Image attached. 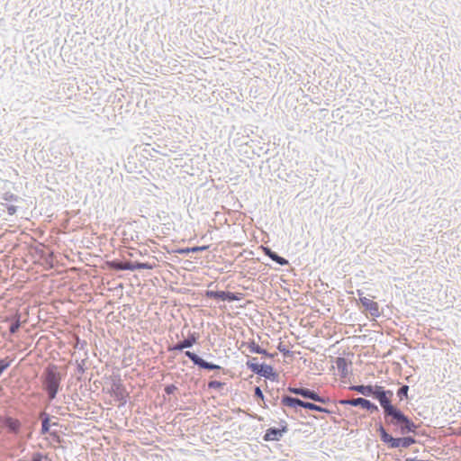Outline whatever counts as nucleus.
<instances>
[{
	"label": "nucleus",
	"mask_w": 461,
	"mask_h": 461,
	"mask_svg": "<svg viewBox=\"0 0 461 461\" xmlns=\"http://www.w3.org/2000/svg\"><path fill=\"white\" fill-rule=\"evenodd\" d=\"M264 251H265L266 255H267L272 260L276 261L279 265L285 266V265L288 264V261L285 258L278 256L276 253L273 252L270 249L264 248Z\"/></svg>",
	"instance_id": "dca6fc26"
},
{
	"label": "nucleus",
	"mask_w": 461,
	"mask_h": 461,
	"mask_svg": "<svg viewBox=\"0 0 461 461\" xmlns=\"http://www.w3.org/2000/svg\"><path fill=\"white\" fill-rule=\"evenodd\" d=\"M289 391L293 393L302 395L303 397L309 398L315 402H322V403L329 402V399L322 398V397L319 396L316 393H314L313 391H311L309 389L289 388Z\"/></svg>",
	"instance_id": "0eeeda50"
},
{
	"label": "nucleus",
	"mask_w": 461,
	"mask_h": 461,
	"mask_svg": "<svg viewBox=\"0 0 461 461\" xmlns=\"http://www.w3.org/2000/svg\"><path fill=\"white\" fill-rule=\"evenodd\" d=\"M247 366L252 372L265 377L268 378L274 375L273 367L269 365H259L253 362H247Z\"/></svg>",
	"instance_id": "6e6552de"
},
{
	"label": "nucleus",
	"mask_w": 461,
	"mask_h": 461,
	"mask_svg": "<svg viewBox=\"0 0 461 461\" xmlns=\"http://www.w3.org/2000/svg\"><path fill=\"white\" fill-rule=\"evenodd\" d=\"M350 390L357 391L364 395H373L375 390L371 385H353Z\"/></svg>",
	"instance_id": "f3484780"
},
{
	"label": "nucleus",
	"mask_w": 461,
	"mask_h": 461,
	"mask_svg": "<svg viewBox=\"0 0 461 461\" xmlns=\"http://www.w3.org/2000/svg\"><path fill=\"white\" fill-rule=\"evenodd\" d=\"M41 417L42 418L41 433L46 434L50 429V418L44 412L41 414Z\"/></svg>",
	"instance_id": "aec40b11"
},
{
	"label": "nucleus",
	"mask_w": 461,
	"mask_h": 461,
	"mask_svg": "<svg viewBox=\"0 0 461 461\" xmlns=\"http://www.w3.org/2000/svg\"><path fill=\"white\" fill-rule=\"evenodd\" d=\"M255 395L258 396L260 399H263V393L259 387H256L255 389Z\"/></svg>",
	"instance_id": "7c9ffc66"
},
{
	"label": "nucleus",
	"mask_w": 461,
	"mask_h": 461,
	"mask_svg": "<svg viewBox=\"0 0 461 461\" xmlns=\"http://www.w3.org/2000/svg\"><path fill=\"white\" fill-rule=\"evenodd\" d=\"M303 408L309 409V410H312V411H321V412L330 413V411L328 409L321 407V406L316 405V404L312 403V402H305V403L303 405Z\"/></svg>",
	"instance_id": "6ab92c4d"
},
{
	"label": "nucleus",
	"mask_w": 461,
	"mask_h": 461,
	"mask_svg": "<svg viewBox=\"0 0 461 461\" xmlns=\"http://www.w3.org/2000/svg\"><path fill=\"white\" fill-rule=\"evenodd\" d=\"M10 366V361L7 359L0 360V375Z\"/></svg>",
	"instance_id": "5701e85b"
},
{
	"label": "nucleus",
	"mask_w": 461,
	"mask_h": 461,
	"mask_svg": "<svg viewBox=\"0 0 461 461\" xmlns=\"http://www.w3.org/2000/svg\"><path fill=\"white\" fill-rule=\"evenodd\" d=\"M176 389V387L175 385L171 384V385L167 386V387L165 388V391H166V393H167L170 394V393H172Z\"/></svg>",
	"instance_id": "c85d7f7f"
},
{
	"label": "nucleus",
	"mask_w": 461,
	"mask_h": 461,
	"mask_svg": "<svg viewBox=\"0 0 461 461\" xmlns=\"http://www.w3.org/2000/svg\"><path fill=\"white\" fill-rule=\"evenodd\" d=\"M206 296L210 298L214 299H220L222 301H238L240 300V297L230 292H224V291H207Z\"/></svg>",
	"instance_id": "9d476101"
},
{
	"label": "nucleus",
	"mask_w": 461,
	"mask_h": 461,
	"mask_svg": "<svg viewBox=\"0 0 461 461\" xmlns=\"http://www.w3.org/2000/svg\"><path fill=\"white\" fill-rule=\"evenodd\" d=\"M176 253H178V254H188L191 251V248H185V249H177L175 250Z\"/></svg>",
	"instance_id": "a878e982"
},
{
	"label": "nucleus",
	"mask_w": 461,
	"mask_h": 461,
	"mask_svg": "<svg viewBox=\"0 0 461 461\" xmlns=\"http://www.w3.org/2000/svg\"><path fill=\"white\" fill-rule=\"evenodd\" d=\"M285 428H283L282 429L270 428V429H267V431L264 435V439L266 441L279 440L283 435V432H285Z\"/></svg>",
	"instance_id": "f8f14e48"
},
{
	"label": "nucleus",
	"mask_w": 461,
	"mask_h": 461,
	"mask_svg": "<svg viewBox=\"0 0 461 461\" xmlns=\"http://www.w3.org/2000/svg\"><path fill=\"white\" fill-rule=\"evenodd\" d=\"M409 387L407 385H403L399 389L398 394L399 395H407Z\"/></svg>",
	"instance_id": "cd10ccee"
},
{
	"label": "nucleus",
	"mask_w": 461,
	"mask_h": 461,
	"mask_svg": "<svg viewBox=\"0 0 461 461\" xmlns=\"http://www.w3.org/2000/svg\"><path fill=\"white\" fill-rule=\"evenodd\" d=\"M185 355L195 364V365H198L200 364L202 358L199 357L196 354L191 352V351H186L185 352Z\"/></svg>",
	"instance_id": "4be33fe9"
},
{
	"label": "nucleus",
	"mask_w": 461,
	"mask_h": 461,
	"mask_svg": "<svg viewBox=\"0 0 461 461\" xmlns=\"http://www.w3.org/2000/svg\"><path fill=\"white\" fill-rule=\"evenodd\" d=\"M209 249V246H200V247H193L191 248L192 252L203 251Z\"/></svg>",
	"instance_id": "393cba45"
},
{
	"label": "nucleus",
	"mask_w": 461,
	"mask_h": 461,
	"mask_svg": "<svg viewBox=\"0 0 461 461\" xmlns=\"http://www.w3.org/2000/svg\"><path fill=\"white\" fill-rule=\"evenodd\" d=\"M5 426L8 428L11 432H18L21 428V422L17 419L14 418H6L5 420Z\"/></svg>",
	"instance_id": "4468645a"
},
{
	"label": "nucleus",
	"mask_w": 461,
	"mask_h": 461,
	"mask_svg": "<svg viewBox=\"0 0 461 461\" xmlns=\"http://www.w3.org/2000/svg\"><path fill=\"white\" fill-rule=\"evenodd\" d=\"M359 300L366 310H367L372 315H379V305L376 302L366 297H360Z\"/></svg>",
	"instance_id": "9b49d317"
},
{
	"label": "nucleus",
	"mask_w": 461,
	"mask_h": 461,
	"mask_svg": "<svg viewBox=\"0 0 461 461\" xmlns=\"http://www.w3.org/2000/svg\"><path fill=\"white\" fill-rule=\"evenodd\" d=\"M194 343H196V337L194 334H192L187 339H185L182 342L176 345L173 348V349L174 350H182L184 348L192 347Z\"/></svg>",
	"instance_id": "ddd939ff"
},
{
	"label": "nucleus",
	"mask_w": 461,
	"mask_h": 461,
	"mask_svg": "<svg viewBox=\"0 0 461 461\" xmlns=\"http://www.w3.org/2000/svg\"><path fill=\"white\" fill-rule=\"evenodd\" d=\"M7 212L10 215H13L16 212V207L14 205L7 206Z\"/></svg>",
	"instance_id": "c756f323"
},
{
	"label": "nucleus",
	"mask_w": 461,
	"mask_h": 461,
	"mask_svg": "<svg viewBox=\"0 0 461 461\" xmlns=\"http://www.w3.org/2000/svg\"><path fill=\"white\" fill-rule=\"evenodd\" d=\"M107 393L115 402H118L120 405H124L127 402L129 393L120 378L112 379L111 387L107 390Z\"/></svg>",
	"instance_id": "39448f33"
},
{
	"label": "nucleus",
	"mask_w": 461,
	"mask_h": 461,
	"mask_svg": "<svg viewBox=\"0 0 461 461\" xmlns=\"http://www.w3.org/2000/svg\"><path fill=\"white\" fill-rule=\"evenodd\" d=\"M378 431L380 433L381 440L383 442L388 444L389 447L392 448L400 447H408L411 445H412L413 443H415L414 438H412L411 437L399 438H393L390 434H388L386 432V430L384 429V428L382 425L379 426Z\"/></svg>",
	"instance_id": "20e7f679"
},
{
	"label": "nucleus",
	"mask_w": 461,
	"mask_h": 461,
	"mask_svg": "<svg viewBox=\"0 0 461 461\" xmlns=\"http://www.w3.org/2000/svg\"><path fill=\"white\" fill-rule=\"evenodd\" d=\"M392 395L393 393L391 391L385 392L380 386H376L374 392V397L379 401L385 415L393 417L399 410L392 405L390 400Z\"/></svg>",
	"instance_id": "7ed1b4c3"
},
{
	"label": "nucleus",
	"mask_w": 461,
	"mask_h": 461,
	"mask_svg": "<svg viewBox=\"0 0 461 461\" xmlns=\"http://www.w3.org/2000/svg\"><path fill=\"white\" fill-rule=\"evenodd\" d=\"M19 327H20V322L19 321L14 322L10 327V332L15 333L18 330Z\"/></svg>",
	"instance_id": "bb28decb"
},
{
	"label": "nucleus",
	"mask_w": 461,
	"mask_h": 461,
	"mask_svg": "<svg viewBox=\"0 0 461 461\" xmlns=\"http://www.w3.org/2000/svg\"><path fill=\"white\" fill-rule=\"evenodd\" d=\"M283 402H284V404H285L289 407L301 406L303 408L305 403V402H303L300 399H297V398H293V397H285L283 399Z\"/></svg>",
	"instance_id": "a211bd4d"
},
{
	"label": "nucleus",
	"mask_w": 461,
	"mask_h": 461,
	"mask_svg": "<svg viewBox=\"0 0 461 461\" xmlns=\"http://www.w3.org/2000/svg\"><path fill=\"white\" fill-rule=\"evenodd\" d=\"M247 346L251 353L263 354L269 357H272L273 355L268 354L265 349H262L255 340H250L247 343Z\"/></svg>",
	"instance_id": "2eb2a0df"
},
{
	"label": "nucleus",
	"mask_w": 461,
	"mask_h": 461,
	"mask_svg": "<svg viewBox=\"0 0 461 461\" xmlns=\"http://www.w3.org/2000/svg\"><path fill=\"white\" fill-rule=\"evenodd\" d=\"M339 404L341 405H352V406H361L367 410H377V407L373 404L370 401L364 398H357L352 400H340Z\"/></svg>",
	"instance_id": "1a4fd4ad"
},
{
	"label": "nucleus",
	"mask_w": 461,
	"mask_h": 461,
	"mask_svg": "<svg viewBox=\"0 0 461 461\" xmlns=\"http://www.w3.org/2000/svg\"><path fill=\"white\" fill-rule=\"evenodd\" d=\"M10 199L16 200V197H14V194H11V195H10Z\"/></svg>",
	"instance_id": "473e14b6"
},
{
	"label": "nucleus",
	"mask_w": 461,
	"mask_h": 461,
	"mask_svg": "<svg viewBox=\"0 0 461 461\" xmlns=\"http://www.w3.org/2000/svg\"><path fill=\"white\" fill-rule=\"evenodd\" d=\"M199 366L203 367V368H205V369H210V370L220 369L221 368L220 366L215 365V364H212V363H209V362H206L203 359L201 360V362L199 364Z\"/></svg>",
	"instance_id": "412c9836"
},
{
	"label": "nucleus",
	"mask_w": 461,
	"mask_h": 461,
	"mask_svg": "<svg viewBox=\"0 0 461 461\" xmlns=\"http://www.w3.org/2000/svg\"><path fill=\"white\" fill-rule=\"evenodd\" d=\"M61 375L55 365H50L43 374V387L48 393L49 398L53 400L59 389Z\"/></svg>",
	"instance_id": "f257e3e1"
},
{
	"label": "nucleus",
	"mask_w": 461,
	"mask_h": 461,
	"mask_svg": "<svg viewBox=\"0 0 461 461\" xmlns=\"http://www.w3.org/2000/svg\"><path fill=\"white\" fill-rule=\"evenodd\" d=\"M106 266L108 268L114 270H136V269H154L158 267L155 261L145 263H131V262H117L107 261Z\"/></svg>",
	"instance_id": "f03ea898"
},
{
	"label": "nucleus",
	"mask_w": 461,
	"mask_h": 461,
	"mask_svg": "<svg viewBox=\"0 0 461 461\" xmlns=\"http://www.w3.org/2000/svg\"><path fill=\"white\" fill-rule=\"evenodd\" d=\"M222 385H223V384L221 382L216 381V380L211 381L208 384L209 388H212V389H220L222 387Z\"/></svg>",
	"instance_id": "b1692460"
},
{
	"label": "nucleus",
	"mask_w": 461,
	"mask_h": 461,
	"mask_svg": "<svg viewBox=\"0 0 461 461\" xmlns=\"http://www.w3.org/2000/svg\"><path fill=\"white\" fill-rule=\"evenodd\" d=\"M393 418L395 420V423L402 425V433L415 431L417 426L400 410L393 416Z\"/></svg>",
	"instance_id": "423d86ee"
},
{
	"label": "nucleus",
	"mask_w": 461,
	"mask_h": 461,
	"mask_svg": "<svg viewBox=\"0 0 461 461\" xmlns=\"http://www.w3.org/2000/svg\"><path fill=\"white\" fill-rule=\"evenodd\" d=\"M32 461H41V457L40 455H36L32 457Z\"/></svg>",
	"instance_id": "2f4dec72"
}]
</instances>
